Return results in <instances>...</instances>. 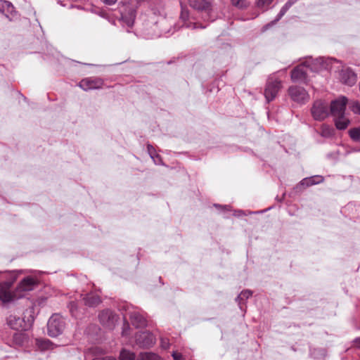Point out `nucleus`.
<instances>
[{
  "label": "nucleus",
  "instance_id": "18",
  "mask_svg": "<svg viewBox=\"0 0 360 360\" xmlns=\"http://www.w3.org/2000/svg\"><path fill=\"white\" fill-rule=\"evenodd\" d=\"M324 180L322 176H314L309 178H305L300 181V185L304 186H311L315 184H320Z\"/></svg>",
  "mask_w": 360,
  "mask_h": 360
},
{
  "label": "nucleus",
  "instance_id": "16",
  "mask_svg": "<svg viewBox=\"0 0 360 360\" xmlns=\"http://www.w3.org/2000/svg\"><path fill=\"white\" fill-rule=\"evenodd\" d=\"M83 300L84 304L89 307H96L101 302V297L94 293L86 294Z\"/></svg>",
  "mask_w": 360,
  "mask_h": 360
},
{
  "label": "nucleus",
  "instance_id": "5",
  "mask_svg": "<svg viewBox=\"0 0 360 360\" xmlns=\"http://www.w3.org/2000/svg\"><path fill=\"white\" fill-rule=\"evenodd\" d=\"M281 89V81L274 77H269L264 89V96L268 102L274 100Z\"/></svg>",
  "mask_w": 360,
  "mask_h": 360
},
{
  "label": "nucleus",
  "instance_id": "41",
  "mask_svg": "<svg viewBox=\"0 0 360 360\" xmlns=\"http://www.w3.org/2000/svg\"><path fill=\"white\" fill-rule=\"evenodd\" d=\"M193 27L197 28L196 24H194Z\"/></svg>",
  "mask_w": 360,
  "mask_h": 360
},
{
  "label": "nucleus",
  "instance_id": "21",
  "mask_svg": "<svg viewBox=\"0 0 360 360\" xmlns=\"http://www.w3.org/2000/svg\"><path fill=\"white\" fill-rule=\"evenodd\" d=\"M135 354L133 352H130L126 349L121 350L120 354V360H134Z\"/></svg>",
  "mask_w": 360,
  "mask_h": 360
},
{
  "label": "nucleus",
  "instance_id": "4",
  "mask_svg": "<svg viewBox=\"0 0 360 360\" xmlns=\"http://www.w3.org/2000/svg\"><path fill=\"white\" fill-rule=\"evenodd\" d=\"M98 320L103 327L112 330L118 320V316L112 310L104 309L99 313Z\"/></svg>",
  "mask_w": 360,
  "mask_h": 360
},
{
  "label": "nucleus",
  "instance_id": "12",
  "mask_svg": "<svg viewBox=\"0 0 360 360\" xmlns=\"http://www.w3.org/2000/svg\"><path fill=\"white\" fill-rule=\"evenodd\" d=\"M309 64H302L295 68L291 72V79L293 82H302L307 78V68H309Z\"/></svg>",
  "mask_w": 360,
  "mask_h": 360
},
{
  "label": "nucleus",
  "instance_id": "17",
  "mask_svg": "<svg viewBox=\"0 0 360 360\" xmlns=\"http://www.w3.org/2000/svg\"><path fill=\"white\" fill-rule=\"evenodd\" d=\"M336 128L339 130L345 129L350 123L349 120L345 117V114L334 117Z\"/></svg>",
  "mask_w": 360,
  "mask_h": 360
},
{
  "label": "nucleus",
  "instance_id": "24",
  "mask_svg": "<svg viewBox=\"0 0 360 360\" xmlns=\"http://www.w3.org/2000/svg\"><path fill=\"white\" fill-rule=\"evenodd\" d=\"M292 3L290 1H288L281 9L279 13L278 14L277 18L274 20V22L278 21L287 12V11L291 7Z\"/></svg>",
  "mask_w": 360,
  "mask_h": 360
},
{
  "label": "nucleus",
  "instance_id": "1",
  "mask_svg": "<svg viewBox=\"0 0 360 360\" xmlns=\"http://www.w3.org/2000/svg\"><path fill=\"white\" fill-rule=\"evenodd\" d=\"M37 285V281L30 276L22 279L14 292L11 291L12 283L6 281L0 284V300L8 302L25 296V292L34 289Z\"/></svg>",
  "mask_w": 360,
  "mask_h": 360
},
{
  "label": "nucleus",
  "instance_id": "23",
  "mask_svg": "<svg viewBox=\"0 0 360 360\" xmlns=\"http://www.w3.org/2000/svg\"><path fill=\"white\" fill-rule=\"evenodd\" d=\"M349 134L353 141H359L360 140V128H352L349 129Z\"/></svg>",
  "mask_w": 360,
  "mask_h": 360
},
{
  "label": "nucleus",
  "instance_id": "6",
  "mask_svg": "<svg viewBox=\"0 0 360 360\" xmlns=\"http://www.w3.org/2000/svg\"><path fill=\"white\" fill-rule=\"evenodd\" d=\"M122 27L127 32H133V27L135 21V10L133 7L125 6L122 11L121 18Z\"/></svg>",
  "mask_w": 360,
  "mask_h": 360
},
{
  "label": "nucleus",
  "instance_id": "15",
  "mask_svg": "<svg viewBox=\"0 0 360 360\" xmlns=\"http://www.w3.org/2000/svg\"><path fill=\"white\" fill-rule=\"evenodd\" d=\"M340 79L344 84L348 86H352L356 82V75L350 69L342 70L340 72Z\"/></svg>",
  "mask_w": 360,
  "mask_h": 360
},
{
  "label": "nucleus",
  "instance_id": "8",
  "mask_svg": "<svg viewBox=\"0 0 360 360\" xmlns=\"http://www.w3.org/2000/svg\"><path fill=\"white\" fill-rule=\"evenodd\" d=\"M347 98L345 96H340L336 100L331 101L329 112L333 117L345 114Z\"/></svg>",
  "mask_w": 360,
  "mask_h": 360
},
{
  "label": "nucleus",
  "instance_id": "31",
  "mask_svg": "<svg viewBox=\"0 0 360 360\" xmlns=\"http://www.w3.org/2000/svg\"><path fill=\"white\" fill-rule=\"evenodd\" d=\"M148 152L152 159H154V156L157 155L155 148L151 145H148Z\"/></svg>",
  "mask_w": 360,
  "mask_h": 360
},
{
  "label": "nucleus",
  "instance_id": "25",
  "mask_svg": "<svg viewBox=\"0 0 360 360\" xmlns=\"http://www.w3.org/2000/svg\"><path fill=\"white\" fill-rule=\"evenodd\" d=\"M232 5L243 9L247 8L249 6V3L247 0H231Z\"/></svg>",
  "mask_w": 360,
  "mask_h": 360
},
{
  "label": "nucleus",
  "instance_id": "30",
  "mask_svg": "<svg viewBox=\"0 0 360 360\" xmlns=\"http://www.w3.org/2000/svg\"><path fill=\"white\" fill-rule=\"evenodd\" d=\"M273 0H258L257 1V6L259 8H265L266 6H269Z\"/></svg>",
  "mask_w": 360,
  "mask_h": 360
},
{
  "label": "nucleus",
  "instance_id": "26",
  "mask_svg": "<svg viewBox=\"0 0 360 360\" xmlns=\"http://www.w3.org/2000/svg\"><path fill=\"white\" fill-rule=\"evenodd\" d=\"M68 308H69V311L70 312V314H72V316L75 317V318H77L79 314H78V312H77V304L75 302H70L69 304H68Z\"/></svg>",
  "mask_w": 360,
  "mask_h": 360
},
{
  "label": "nucleus",
  "instance_id": "33",
  "mask_svg": "<svg viewBox=\"0 0 360 360\" xmlns=\"http://www.w3.org/2000/svg\"><path fill=\"white\" fill-rule=\"evenodd\" d=\"M103 4L107 6H112L114 5L117 0H100Z\"/></svg>",
  "mask_w": 360,
  "mask_h": 360
},
{
  "label": "nucleus",
  "instance_id": "39",
  "mask_svg": "<svg viewBox=\"0 0 360 360\" xmlns=\"http://www.w3.org/2000/svg\"><path fill=\"white\" fill-rule=\"evenodd\" d=\"M243 214V212L242 210H238V211L236 212L234 214L235 216H238V217H240Z\"/></svg>",
  "mask_w": 360,
  "mask_h": 360
},
{
  "label": "nucleus",
  "instance_id": "9",
  "mask_svg": "<svg viewBox=\"0 0 360 360\" xmlns=\"http://www.w3.org/2000/svg\"><path fill=\"white\" fill-rule=\"evenodd\" d=\"M155 343V338L149 331H141L139 335L136 333V345L140 347L148 348L153 346Z\"/></svg>",
  "mask_w": 360,
  "mask_h": 360
},
{
  "label": "nucleus",
  "instance_id": "37",
  "mask_svg": "<svg viewBox=\"0 0 360 360\" xmlns=\"http://www.w3.org/2000/svg\"><path fill=\"white\" fill-rule=\"evenodd\" d=\"M128 329H129V325L127 323H124L123 325L122 335H127Z\"/></svg>",
  "mask_w": 360,
  "mask_h": 360
},
{
  "label": "nucleus",
  "instance_id": "28",
  "mask_svg": "<svg viewBox=\"0 0 360 360\" xmlns=\"http://www.w3.org/2000/svg\"><path fill=\"white\" fill-rule=\"evenodd\" d=\"M147 326L146 319L142 316L136 313V328L138 327H144Z\"/></svg>",
  "mask_w": 360,
  "mask_h": 360
},
{
  "label": "nucleus",
  "instance_id": "7",
  "mask_svg": "<svg viewBox=\"0 0 360 360\" xmlns=\"http://www.w3.org/2000/svg\"><path fill=\"white\" fill-rule=\"evenodd\" d=\"M288 93L292 100L299 103H304L309 99V94L303 87L301 86H290L288 89Z\"/></svg>",
  "mask_w": 360,
  "mask_h": 360
},
{
  "label": "nucleus",
  "instance_id": "40",
  "mask_svg": "<svg viewBox=\"0 0 360 360\" xmlns=\"http://www.w3.org/2000/svg\"><path fill=\"white\" fill-rule=\"evenodd\" d=\"M181 17L183 19L186 20L188 18V13H184V11H182Z\"/></svg>",
  "mask_w": 360,
  "mask_h": 360
},
{
  "label": "nucleus",
  "instance_id": "3",
  "mask_svg": "<svg viewBox=\"0 0 360 360\" xmlns=\"http://www.w3.org/2000/svg\"><path fill=\"white\" fill-rule=\"evenodd\" d=\"M311 113L315 120H324L330 114L328 103L321 99L315 101L312 105Z\"/></svg>",
  "mask_w": 360,
  "mask_h": 360
},
{
  "label": "nucleus",
  "instance_id": "2",
  "mask_svg": "<svg viewBox=\"0 0 360 360\" xmlns=\"http://www.w3.org/2000/svg\"><path fill=\"white\" fill-rule=\"evenodd\" d=\"M65 327L64 319L59 314H53L47 323L48 334L51 337H57L63 332Z\"/></svg>",
  "mask_w": 360,
  "mask_h": 360
},
{
  "label": "nucleus",
  "instance_id": "22",
  "mask_svg": "<svg viewBox=\"0 0 360 360\" xmlns=\"http://www.w3.org/2000/svg\"><path fill=\"white\" fill-rule=\"evenodd\" d=\"M37 345L41 350H46L50 349L52 344L49 340H37Z\"/></svg>",
  "mask_w": 360,
  "mask_h": 360
},
{
  "label": "nucleus",
  "instance_id": "20",
  "mask_svg": "<svg viewBox=\"0 0 360 360\" xmlns=\"http://www.w3.org/2000/svg\"><path fill=\"white\" fill-rule=\"evenodd\" d=\"M139 360H162L157 354L152 352H143L139 354Z\"/></svg>",
  "mask_w": 360,
  "mask_h": 360
},
{
  "label": "nucleus",
  "instance_id": "38",
  "mask_svg": "<svg viewBox=\"0 0 360 360\" xmlns=\"http://www.w3.org/2000/svg\"><path fill=\"white\" fill-rule=\"evenodd\" d=\"M354 343L356 344V347H360V338H356Z\"/></svg>",
  "mask_w": 360,
  "mask_h": 360
},
{
  "label": "nucleus",
  "instance_id": "29",
  "mask_svg": "<svg viewBox=\"0 0 360 360\" xmlns=\"http://www.w3.org/2000/svg\"><path fill=\"white\" fill-rule=\"evenodd\" d=\"M352 110L356 114H360V103L359 101H354L351 106Z\"/></svg>",
  "mask_w": 360,
  "mask_h": 360
},
{
  "label": "nucleus",
  "instance_id": "19",
  "mask_svg": "<svg viewBox=\"0 0 360 360\" xmlns=\"http://www.w3.org/2000/svg\"><path fill=\"white\" fill-rule=\"evenodd\" d=\"M335 134L334 129L329 125L322 124L321 127L320 135L324 138H330Z\"/></svg>",
  "mask_w": 360,
  "mask_h": 360
},
{
  "label": "nucleus",
  "instance_id": "11",
  "mask_svg": "<svg viewBox=\"0 0 360 360\" xmlns=\"http://www.w3.org/2000/svg\"><path fill=\"white\" fill-rule=\"evenodd\" d=\"M7 323L15 330H27L30 326V324L27 323L23 319L13 314H11L7 318Z\"/></svg>",
  "mask_w": 360,
  "mask_h": 360
},
{
  "label": "nucleus",
  "instance_id": "35",
  "mask_svg": "<svg viewBox=\"0 0 360 360\" xmlns=\"http://www.w3.org/2000/svg\"><path fill=\"white\" fill-rule=\"evenodd\" d=\"M92 360H117V359L111 356H107L105 357L94 358Z\"/></svg>",
  "mask_w": 360,
  "mask_h": 360
},
{
  "label": "nucleus",
  "instance_id": "32",
  "mask_svg": "<svg viewBox=\"0 0 360 360\" xmlns=\"http://www.w3.org/2000/svg\"><path fill=\"white\" fill-rule=\"evenodd\" d=\"M169 340L166 338H162L161 339V347L163 349H167L169 348Z\"/></svg>",
  "mask_w": 360,
  "mask_h": 360
},
{
  "label": "nucleus",
  "instance_id": "36",
  "mask_svg": "<svg viewBox=\"0 0 360 360\" xmlns=\"http://www.w3.org/2000/svg\"><path fill=\"white\" fill-rule=\"evenodd\" d=\"M153 160L156 165H161L162 163V158L158 154L155 155Z\"/></svg>",
  "mask_w": 360,
  "mask_h": 360
},
{
  "label": "nucleus",
  "instance_id": "14",
  "mask_svg": "<svg viewBox=\"0 0 360 360\" xmlns=\"http://www.w3.org/2000/svg\"><path fill=\"white\" fill-rule=\"evenodd\" d=\"M0 12L9 20H11L15 15L13 5L10 1L5 0H0Z\"/></svg>",
  "mask_w": 360,
  "mask_h": 360
},
{
  "label": "nucleus",
  "instance_id": "13",
  "mask_svg": "<svg viewBox=\"0 0 360 360\" xmlns=\"http://www.w3.org/2000/svg\"><path fill=\"white\" fill-rule=\"evenodd\" d=\"M212 0H189L190 6L198 11L210 12Z\"/></svg>",
  "mask_w": 360,
  "mask_h": 360
},
{
  "label": "nucleus",
  "instance_id": "27",
  "mask_svg": "<svg viewBox=\"0 0 360 360\" xmlns=\"http://www.w3.org/2000/svg\"><path fill=\"white\" fill-rule=\"evenodd\" d=\"M252 295V292L250 290H243L240 292V294L237 297L236 300L238 302V304H240V301H244L249 298Z\"/></svg>",
  "mask_w": 360,
  "mask_h": 360
},
{
  "label": "nucleus",
  "instance_id": "34",
  "mask_svg": "<svg viewBox=\"0 0 360 360\" xmlns=\"http://www.w3.org/2000/svg\"><path fill=\"white\" fill-rule=\"evenodd\" d=\"M172 356L174 360H183L182 355L176 352H173Z\"/></svg>",
  "mask_w": 360,
  "mask_h": 360
},
{
  "label": "nucleus",
  "instance_id": "10",
  "mask_svg": "<svg viewBox=\"0 0 360 360\" xmlns=\"http://www.w3.org/2000/svg\"><path fill=\"white\" fill-rule=\"evenodd\" d=\"M103 85V81L101 79L96 77L84 78L79 83V86L86 91L100 89Z\"/></svg>",
  "mask_w": 360,
  "mask_h": 360
}]
</instances>
